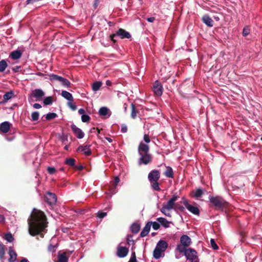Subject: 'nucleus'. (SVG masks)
Masks as SVG:
<instances>
[{
	"instance_id": "nucleus-18",
	"label": "nucleus",
	"mask_w": 262,
	"mask_h": 262,
	"mask_svg": "<svg viewBox=\"0 0 262 262\" xmlns=\"http://www.w3.org/2000/svg\"><path fill=\"white\" fill-rule=\"evenodd\" d=\"M202 20L208 27H211L213 26V20L207 14L204 15L202 16Z\"/></svg>"
},
{
	"instance_id": "nucleus-32",
	"label": "nucleus",
	"mask_w": 262,
	"mask_h": 262,
	"mask_svg": "<svg viewBox=\"0 0 262 262\" xmlns=\"http://www.w3.org/2000/svg\"><path fill=\"white\" fill-rule=\"evenodd\" d=\"M132 112L130 116L132 118L135 119L137 117V114L138 113V110L136 109L134 104H131Z\"/></svg>"
},
{
	"instance_id": "nucleus-47",
	"label": "nucleus",
	"mask_w": 262,
	"mask_h": 262,
	"mask_svg": "<svg viewBox=\"0 0 262 262\" xmlns=\"http://www.w3.org/2000/svg\"><path fill=\"white\" fill-rule=\"evenodd\" d=\"M68 106L72 110V111H75L77 110V106L73 103L72 102L69 101L67 103Z\"/></svg>"
},
{
	"instance_id": "nucleus-14",
	"label": "nucleus",
	"mask_w": 262,
	"mask_h": 262,
	"mask_svg": "<svg viewBox=\"0 0 262 262\" xmlns=\"http://www.w3.org/2000/svg\"><path fill=\"white\" fill-rule=\"evenodd\" d=\"M90 145H80L77 149V151H82L86 156H90L92 154L91 150L90 148Z\"/></svg>"
},
{
	"instance_id": "nucleus-2",
	"label": "nucleus",
	"mask_w": 262,
	"mask_h": 262,
	"mask_svg": "<svg viewBox=\"0 0 262 262\" xmlns=\"http://www.w3.org/2000/svg\"><path fill=\"white\" fill-rule=\"evenodd\" d=\"M149 149L147 144L143 142L140 143L138 148V154L140 156L138 160L139 165H147L151 162L152 157L149 153Z\"/></svg>"
},
{
	"instance_id": "nucleus-57",
	"label": "nucleus",
	"mask_w": 262,
	"mask_h": 262,
	"mask_svg": "<svg viewBox=\"0 0 262 262\" xmlns=\"http://www.w3.org/2000/svg\"><path fill=\"white\" fill-rule=\"evenodd\" d=\"M33 107L34 108H36V109H39V108H40L41 107V106L39 103H34L33 104Z\"/></svg>"
},
{
	"instance_id": "nucleus-61",
	"label": "nucleus",
	"mask_w": 262,
	"mask_h": 262,
	"mask_svg": "<svg viewBox=\"0 0 262 262\" xmlns=\"http://www.w3.org/2000/svg\"><path fill=\"white\" fill-rule=\"evenodd\" d=\"M99 3V0H95L94 4V7L95 9H96L98 7Z\"/></svg>"
},
{
	"instance_id": "nucleus-26",
	"label": "nucleus",
	"mask_w": 262,
	"mask_h": 262,
	"mask_svg": "<svg viewBox=\"0 0 262 262\" xmlns=\"http://www.w3.org/2000/svg\"><path fill=\"white\" fill-rule=\"evenodd\" d=\"M193 194L192 195L194 198H199L202 196L203 194V191L201 188H198L192 192Z\"/></svg>"
},
{
	"instance_id": "nucleus-33",
	"label": "nucleus",
	"mask_w": 262,
	"mask_h": 262,
	"mask_svg": "<svg viewBox=\"0 0 262 262\" xmlns=\"http://www.w3.org/2000/svg\"><path fill=\"white\" fill-rule=\"evenodd\" d=\"M8 67L6 61L4 59L0 61V72H3Z\"/></svg>"
},
{
	"instance_id": "nucleus-4",
	"label": "nucleus",
	"mask_w": 262,
	"mask_h": 262,
	"mask_svg": "<svg viewBox=\"0 0 262 262\" xmlns=\"http://www.w3.org/2000/svg\"><path fill=\"white\" fill-rule=\"evenodd\" d=\"M209 201L211 206H213L216 210H223L227 208L228 203L222 197L219 196H209Z\"/></svg>"
},
{
	"instance_id": "nucleus-25",
	"label": "nucleus",
	"mask_w": 262,
	"mask_h": 262,
	"mask_svg": "<svg viewBox=\"0 0 262 262\" xmlns=\"http://www.w3.org/2000/svg\"><path fill=\"white\" fill-rule=\"evenodd\" d=\"M61 96L69 101L73 100V97L72 94L66 91H62Z\"/></svg>"
},
{
	"instance_id": "nucleus-62",
	"label": "nucleus",
	"mask_w": 262,
	"mask_h": 262,
	"mask_svg": "<svg viewBox=\"0 0 262 262\" xmlns=\"http://www.w3.org/2000/svg\"><path fill=\"white\" fill-rule=\"evenodd\" d=\"M78 113L79 114H81V115H84V114L85 113V110L83 109V108H80L79 110H78Z\"/></svg>"
},
{
	"instance_id": "nucleus-30",
	"label": "nucleus",
	"mask_w": 262,
	"mask_h": 262,
	"mask_svg": "<svg viewBox=\"0 0 262 262\" xmlns=\"http://www.w3.org/2000/svg\"><path fill=\"white\" fill-rule=\"evenodd\" d=\"M187 247L184 246L182 244H180L177 245L176 250L179 252L184 253V254H185L187 251V249H186Z\"/></svg>"
},
{
	"instance_id": "nucleus-51",
	"label": "nucleus",
	"mask_w": 262,
	"mask_h": 262,
	"mask_svg": "<svg viewBox=\"0 0 262 262\" xmlns=\"http://www.w3.org/2000/svg\"><path fill=\"white\" fill-rule=\"evenodd\" d=\"M47 171L49 174H53L56 172V169L54 167H48Z\"/></svg>"
},
{
	"instance_id": "nucleus-49",
	"label": "nucleus",
	"mask_w": 262,
	"mask_h": 262,
	"mask_svg": "<svg viewBox=\"0 0 262 262\" xmlns=\"http://www.w3.org/2000/svg\"><path fill=\"white\" fill-rule=\"evenodd\" d=\"M151 225L152 226V228L156 230L159 229L160 227V224L156 222H152Z\"/></svg>"
},
{
	"instance_id": "nucleus-9",
	"label": "nucleus",
	"mask_w": 262,
	"mask_h": 262,
	"mask_svg": "<svg viewBox=\"0 0 262 262\" xmlns=\"http://www.w3.org/2000/svg\"><path fill=\"white\" fill-rule=\"evenodd\" d=\"M187 259L191 261L199 260L196 251L192 248L187 249V251L185 254Z\"/></svg>"
},
{
	"instance_id": "nucleus-23",
	"label": "nucleus",
	"mask_w": 262,
	"mask_h": 262,
	"mask_svg": "<svg viewBox=\"0 0 262 262\" xmlns=\"http://www.w3.org/2000/svg\"><path fill=\"white\" fill-rule=\"evenodd\" d=\"M9 255L10 256L8 259L9 262H14L16 259L17 254L11 248H9Z\"/></svg>"
},
{
	"instance_id": "nucleus-11",
	"label": "nucleus",
	"mask_w": 262,
	"mask_h": 262,
	"mask_svg": "<svg viewBox=\"0 0 262 262\" xmlns=\"http://www.w3.org/2000/svg\"><path fill=\"white\" fill-rule=\"evenodd\" d=\"M71 128L75 135L78 139H82L84 137V133L81 129L73 124L71 125Z\"/></svg>"
},
{
	"instance_id": "nucleus-42",
	"label": "nucleus",
	"mask_w": 262,
	"mask_h": 262,
	"mask_svg": "<svg viewBox=\"0 0 262 262\" xmlns=\"http://www.w3.org/2000/svg\"><path fill=\"white\" fill-rule=\"evenodd\" d=\"M250 29L248 26H245L243 30V35L244 36H247L250 34Z\"/></svg>"
},
{
	"instance_id": "nucleus-24",
	"label": "nucleus",
	"mask_w": 262,
	"mask_h": 262,
	"mask_svg": "<svg viewBox=\"0 0 262 262\" xmlns=\"http://www.w3.org/2000/svg\"><path fill=\"white\" fill-rule=\"evenodd\" d=\"M157 221L165 228H168L169 227L170 222L164 217H158L157 219Z\"/></svg>"
},
{
	"instance_id": "nucleus-5",
	"label": "nucleus",
	"mask_w": 262,
	"mask_h": 262,
	"mask_svg": "<svg viewBox=\"0 0 262 262\" xmlns=\"http://www.w3.org/2000/svg\"><path fill=\"white\" fill-rule=\"evenodd\" d=\"M179 196L177 195H173L171 199H170L167 202L166 205H163L161 209V211L164 213L166 216H171L170 213L166 214L167 211H169L172 209H174L176 205V201L178 200Z\"/></svg>"
},
{
	"instance_id": "nucleus-52",
	"label": "nucleus",
	"mask_w": 262,
	"mask_h": 262,
	"mask_svg": "<svg viewBox=\"0 0 262 262\" xmlns=\"http://www.w3.org/2000/svg\"><path fill=\"white\" fill-rule=\"evenodd\" d=\"M106 212L99 211L97 213V216L100 219H103L106 215Z\"/></svg>"
},
{
	"instance_id": "nucleus-44",
	"label": "nucleus",
	"mask_w": 262,
	"mask_h": 262,
	"mask_svg": "<svg viewBox=\"0 0 262 262\" xmlns=\"http://www.w3.org/2000/svg\"><path fill=\"white\" fill-rule=\"evenodd\" d=\"M59 139L63 144H66L68 142V135L63 134L60 137Z\"/></svg>"
},
{
	"instance_id": "nucleus-29",
	"label": "nucleus",
	"mask_w": 262,
	"mask_h": 262,
	"mask_svg": "<svg viewBox=\"0 0 262 262\" xmlns=\"http://www.w3.org/2000/svg\"><path fill=\"white\" fill-rule=\"evenodd\" d=\"M140 229V225L137 223H134L131 226V230L133 233H137Z\"/></svg>"
},
{
	"instance_id": "nucleus-48",
	"label": "nucleus",
	"mask_w": 262,
	"mask_h": 262,
	"mask_svg": "<svg viewBox=\"0 0 262 262\" xmlns=\"http://www.w3.org/2000/svg\"><path fill=\"white\" fill-rule=\"evenodd\" d=\"M128 262H138L136 259V253L135 252H132L131 257Z\"/></svg>"
},
{
	"instance_id": "nucleus-1",
	"label": "nucleus",
	"mask_w": 262,
	"mask_h": 262,
	"mask_svg": "<svg viewBox=\"0 0 262 262\" xmlns=\"http://www.w3.org/2000/svg\"><path fill=\"white\" fill-rule=\"evenodd\" d=\"M29 232L32 236L39 235L41 237H44L43 232H46V229L48 224L45 213L39 210L34 209L31 215L30 221H29Z\"/></svg>"
},
{
	"instance_id": "nucleus-58",
	"label": "nucleus",
	"mask_w": 262,
	"mask_h": 262,
	"mask_svg": "<svg viewBox=\"0 0 262 262\" xmlns=\"http://www.w3.org/2000/svg\"><path fill=\"white\" fill-rule=\"evenodd\" d=\"M20 66H15V67L13 68L12 69V70L14 72H17L19 71V70L20 69Z\"/></svg>"
},
{
	"instance_id": "nucleus-35",
	"label": "nucleus",
	"mask_w": 262,
	"mask_h": 262,
	"mask_svg": "<svg viewBox=\"0 0 262 262\" xmlns=\"http://www.w3.org/2000/svg\"><path fill=\"white\" fill-rule=\"evenodd\" d=\"M102 85L101 81H96L92 85V89L94 91H97Z\"/></svg>"
},
{
	"instance_id": "nucleus-41",
	"label": "nucleus",
	"mask_w": 262,
	"mask_h": 262,
	"mask_svg": "<svg viewBox=\"0 0 262 262\" xmlns=\"http://www.w3.org/2000/svg\"><path fill=\"white\" fill-rule=\"evenodd\" d=\"M4 238L9 242H12L14 240V238L10 233L5 234Z\"/></svg>"
},
{
	"instance_id": "nucleus-50",
	"label": "nucleus",
	"mask_w": 262,
	"mask_h": 262,
	"mask_svg": "<svg viewBox=\"0 0 262 262\" xmlns=\"http://www.w3.org/2000/svg\"><path fill=\"white\" fill-rule=\"evenodd\" d=\"M184 207L182 206H181L180 204L177 203L175 205V207L173 209L174 210H179L181 211H183L184 210Z\"/></svg>"
},
{
	"instance_id": "nucleus-55",
	"label": "nucleus",
	"mask_w": 262,
	"mask_h": 262,
	"mask_svg": "<svg viewBox=\"0 0 262 262\" xmlns=\"http://www.w3.org/2000/svg\"><path fill=\"white\" fill-rule=\"evenodd\" d=\"M127 131V127L125 125L121 126V132L123 133H126Z\"/></svg>"
},
{
	"instance_id": "nucleus-34",
	"label": "nucleus",
	"mask_w": 262,
	"mask_h": 262,
	"mask_svg": "<svg viewBox=\"0 0 262 262\" xmlns=\"http://www.w3.org/2000/svg\"><path fill=\"white\" fill-rule=\"evenodd\" d=\"M14 95V93L13 91H10L7 93H6L3 96V99L5 101H7L10 99H11L12 96Z\"/></svg>"
},
{
	"instance_id": "nucleus-13",
	"label": "nucleus",
	"mask_w": 262,
	"mask_h": 262,
	"mask_svg": "<svg viewBox=\"0 0 262 262\" xmlns=\"http://www.w3.org/2000/svg\"><path fill=\"white\" fill-rule=\"evenodd\" d=\"M12 124L7 121L4 122L0 124V133H7L10 129Z\"/></svg>"
},
{
	"instance_id": "nucleus-53",
	"label": "nucleus",
	"mask_w": 262,
	"mask_h": 262,
	"mask_svg": "<svg viewBox=\"0 0 262 262\" xmlns=\"http://www.w3.org/2000/svg\"><path fill=\"white\" fill-rule=\"evenodd\" d=\"M48 250L50 252H54L55 251V246L50 244L48 247Z\"/></svg>"
},
{
	"instance_id": "nucleus-27",
	"label": "nucleus",
	"mask_w": 262,
	"mask_h": 262,
	"mask_svg": "<svg viewBox=\"0 0 262 262\" xmlns=\"http://www.w3.org/2000/svg\"><path fill=\"white\" fill-rule=\"evenodd\" d=\"M187 209L192 213L195 215H199L200 213V210L197 207L193 206L192 205L188 206Z\"/></svg>"
},
{
	"instance_id": "nucleus-21",
	"label": "nucleus",
	"mask_w": 262,
	"mask_h": 262,
	"mask_svg": "<svg viewBox=\"0 0 262 262\" xmlns=\"http://www.w3.org/2000/svg\"><path fill=\"white\" fill-rule=\"evenodd\" d=\"M165 171L164 172V175L167 178H173V171L172 168L170 166H165Z\"/></svg>"
},
{
	"instance_id": "nucleus-17",
	"label": "nucleus",
	"mask_w": 262,
	"mask_h": 262,
	"mask_svg": "<svg viewBox=\"0 0 262 262\" xmlns=\"http://www.w3.org/2000/svg\"><path fill=\"white\" fill-rule=\"evenodd\" d=\"M152 222H148L146 223L145 227L140 233V236L142 237L146 236L150 231Z\"/></svg>"
},
{
	"instance_id": "nucleus-15",
	"label": "nucleus",
	"mask_w": 262,
	"mask_h": 262,
	"mask_svg": "<svg viewBox=\"0 0 262 262\" xmlns=\"http://www.w3.org/2000/svg\"><path fill=\"white\" fill-rule=\"evenodd\" d=\"M45 95V93L41 89H35L34 90L31 96L36 98L37 100H40L42 97Z\"/></svg>"
},
{
	"instance_id": "nucleus-6",
	"label": "nucleus",
	"mask_w": 262,
	"mask_h": 262,
	"mask_svg": "<svg viewBox=\"0 0 262 262\" xmlns=\"http://www.w3.org/2000/svg\"><path fill=\"white\" fill-rule=\"evenodd\" d=\"M116 36H119L121 39L130 38L131 37V35L128 32L126 31L124 29L120 28L115 34H113L110 35V38L114 43L117 42L116 40L114 39Z\"/></svg>"
},
{
	"instance_id": "nucleus-19",
	"label": "nucleus",
	"mask_w": 262,
	"mask_h": 262,
	"mask_svg": "<svg viewBox=\"0 0 262 262\" xmlns=\"http://www.w3.org/2000/svg\"><path fill=\"white\" fill-rule=\"evenodd\" d=\"M120 181V179L118 177L115 178L114 180L111 182V186H110L109 190L111 193H115V189Z\"/></svg>"
},
{
	"instance_id": "nucleus-7",
	"label": "nucleus",
	"mask_w": 262,
	"mask_h": 262,
	"mask_svg": "<svg viewBox=\"0 0 262 262\" xmlns=\"http://www.w3.org/2000/svg\"><path fill=\"white\" fill-rule=\"evenodd\" d=\"M49 79L51 81H60L62 85L64 86L70 87L71 85V82L67 79L64 78L61 76L55 74H51L49 75Z\"/></svg>"
},
{
	"instance_id": "nucleus-37",
	"label": "nucleus",
	"mask_w": 262,
	"mask_h": 262,
	"mask_svg": "<svg viewBox=\"0 0 262 262\" xmlns=\"http://www.w3.org/2000/svg\"><path fill=\"white\" fill-rule=\"evenodd\" d=\"M75 161H76L74 159L69 158L66 159V160L65 161V164L74 167L75 165Z\"/></svg>"
},
{
	"instance_id": "nucleus-22",
	"label": "nucleus",
	"mask_w": 262,
	"mask_h": 262,
	"mask_svg": "<svg viewBox=\"0 0 262 262\" xmlns=\"http://www.w3.org/2000/svg\"><path fill=\"white\" fill-rule=\"evenodd\" d=\"M69 256H67V252H64L63 253H58V261L57 262H68Z\"/></svg>"
},
{
	"instance_id": "nucleus-43",
	"label": "nucleus",
	"mask_w": 262,
	"mask_h": 262,
	"mask_svg": "<svg viewBox=\"0 0 262 262\" xmlns=\"http://www.w3.org/2000/svg\"><path fill=\"white\" fill-rule=\"evenodd\" d=\"M39 113L37 112H34L31 114V119L32 121H37L39 118Z\"/></svg>"
},
{
	"instance_id": "nucleus-31",
	"label": "nucleus",
	"mask_w": 262,
	"mask_h": 262,
	"mask_svg": "<svg viewBox=\"0 0 262 262\" xmlns=\"http://www.w3.org/2000/svg\"><path fill=\"white\" fill-rule=\"evenodd\" d=\"M163 251L162 249L156 247L154 251V257L156 259H159L161 255V253Z\"/></svg>"
},
{
	"instance_id": "nucleus-10",
	"label": "nucleus",
	"mask_w": 262,
	"mask_h": 262,
	"mask_svg": "<svg viewBox=\"0 0 262 262\" xmlns=\"http://www.w3.org/2000/svg\"><path fill=\"white\" fill-rule=\"evenodd\" d=\"M163 86L161 83L158 81L156 80L153 84V91L157 96H161L163 93Z\"/></svg>"
},
{
	"instance_id": "nucleus-38",
	"label": "nucleus",
	"mask_w": 262,
	"mask_h": 262,
	"mask_svg": "<svg viewBox=\"0 0 262 262\" xmlns=\"http://www.w3.org/2000/svg\"><path fill=\"white\" fill-rule=\"evenodd\" d=\"M53 97L51 96L47 97L43 100V104L45 105H50L53 103Z\"/></svg>"
},
{
	"instance_id": "nucleus-56",
	"label": "nucleus",
	"mask_w": 262,
	"mask_h": 262,
	"mask_svg": "<svg viewBox=\"0 0 262 262\" xmlns=\"http://www.w3.org/2000/svg\"><path fill=\"white\" fill-rule=\"evenodd\" d=\"M75 169L78 170H82L83 169V166L82 165H75L74 167Z\"/></svg>"
},
{
	"instance_id": "nucleus-64",
	"label": "nucleus",
	"mask_w": 262,
	"mask_h": 262,
	"mask_svg": "<svg viewBox=\"0 0 262 262\" xmlns=\"http://www.w3.org/2000/svg\"><path fill=\"white\" fill-rule=\"evenodd\" d=\"M20 262H28V260L27 259L24 258L20 261Z\"/></svg>"
},
{
	"instance_id": "nucleus-28",
	"label": "nucleus",
	"mask_w": 262,
	"mask_h": 262,
	"mask_svg": "<svg viewBox=\"0 0 262 262\" xmlns=\"http://www.w3.org/2000/svg\"><path fill=\"white\" fill-rule=\"evenodd\" d=\"M157 246L159 247L158 248L162 249L163 251L167 248L168 244L166 242L161 240L158 243Z\"/></svg>"
},
{
	"instance_id": "nucleus-45",
	"label": "nucleus",
	"mask_w": 262,
	"mask_h": 262,
	"mask_svg": "<svg viewBox=\"0 0 262 262\" xmlns=\"http://www.w3.org/2000/svg\"><path fill=\"white\" fill-rule=\"evenodd\" d=\"M90 119L91 118L89 115L84 114L81 116V120L83 122H89Z\"/></svg>"
},
{
	"instance_id": "nucleus-39",
	"label": "nucleus",
	"mask_w": 262,
	"mask_h": 262,
	"mask_svg": "<svg viewBox=\"0 0 262 262\" xmlns=\"http://www.w3.org/2000/svg\"><path fill=\"white\" fill-rule=\"evenodd\" d=\"M57 115L55 113H49L47 114L46 118L47 120H51L55 118Z\"/></svg>"
},
{
	"instance_id": "nucleus-36",
	"label": "nucleus",
	"mask_w": 262,
	"mask_h": 262,
	"mask_svg": "<svg viewBox=\"0 0 262 262\" xmlns=\"http://www.w3.org/2000/svg\"><path fill=\"white\" fill-rule=\"evenodd\" d=\"M109 110L106 107H102L99 110V114L100 116H105L108 113Z\"/></svg>"
},
{
	"instance_id": "nucleus-46",
	"label": "nucleus",
	"mask_w": 262,
	"mask_h": 262,
	"mask_svg": "<svg viewBox=\"0 0 262 262\" xmlns=\"http://www.w3.org/2000/svg\"><path fill=\"white\" fill-rule=\"evenodd\" d=\"M210 244H211V247L213 249H214V250L219 249V247L217 245V244H216L214 239H211Z\"/></svg>"
},
{
	"instance_id": "nucleus-8",
	"label": "nucleus",
	"mask_w": 262,
	"mask_h": 262,
	"mask_svg": "<svg viewBox=\"0 0 262 262\" xmlns=\"http://www.w3.org/2000/svg\"><path fill=\"white\" fill-rule=\"evenodd\" d=\"M44 200L49 205L53 206L57 202V196L55 193L48 192L45 195Z\"/></svg>"
},
{
	"instance_id": "nucleus-60",
	"label": "nucleus",
	"mask_w": 262,
	"mask_h": 262,
	"mask_svg": "<svg viewBox=\"0 0 262 262\" xmlns=\"http://www.w3.org/2000/svg\"><path fill=\"white\" fill-rule=\"evenodd\" d=\"M185 207L187 209L188 206H190L191 205L189 204L188 200H184L183 202Z\"/></svg>"
},
{
	"instance_id": "nucleus-63",
	"label": "nucleus",
	"mask_w": 262,
	"mask_h": 262,
	"mask_svg": "<svg viewBox=\"0 0 262 262\" xmlns=\"http://www.w3.org/2000/svg\"><path fill=\"white\" fill-rule=\"evenodd\" d=\"M95 129H97V130H98V134H99V133H100V130H99L98 128H96L95 127H93V128L91 129V131H90V132H91V133H93V132H94V130H95Z\"/></svg>"
},
{
	"instance_id": "nucleus-12",
	"label": "nucleus",
	"mask_w": 262,
	"mask_h": 262,
	"mask_svg": "<svg viewBox=\"0 0 262 262\" xmlns=\"http://www.w3.org/2000/svg\"><path fill=\"white\" fill-rule=\"evenodd\" d=\"M128 253V249L125 247H119L117 249V255L120 258L125 257Z\"/></svg>"
},
{
	"instance_id": "nucleus-54",
	"label": "nucleus",
	"mask_w": 262,
	"mask_h": 262,
	"mask_svg": "<svg viewBox=\"0 0 262 262\" xmlns=\"http://www.w3.org/2000/svg\"><path fill=\"white\" fill-rule=\"evenodd\" d=\"M143 139H144V141L146 143H149L150 142V139L149 137V136L148 135L145 134L144 135Z\"/></svg>"
},
{
	"instance_id": "nucleus-16",
	"label": "nucleus",
	"mask_w": 262,
	"mask_h": 262,
	"mask_svg": "<svg viewBox=\"0 0 262 262\" xmlns=\"http://www.w3.org/2000/svg\"><path fill=\"white\" fill-rule=\"evenodd\" d=\"M180 242L184 246L189 247L191 243V238L187 235H183L180 237Z\"/></svg>"
},
{
	"instance_id": "nucleus-40",
	"label": "nucleus",
	"mask_w": 262,
	"mask_h": 262,
	"mask_svg": "<svg viewBox=\"0 0 262 262\" xmlns=\"http://www.w3.org/2000/svg\"><path fill=\"white\" fill-rule=\"evenodd\" d=\"M5 246L2 244L0 243V259H2L5 255Z\"/></svg>"
},
{
	"instance_id": "nucleus-20",
	"label": "nucleus",
	"mask_w": 262,
	"mask_h": 262,
	"mask_svg": "<svg viewBox=\"0 0 262 262\" xmlns=\"http://www.w3.org/2000/svg\"><path fill=\"white\" fill-rule=\"evenodd\" d=\"M22 55V52L20 50H16L12 51L9 55V57L13 60L19 59Z\"/></svg>"
},
{
	"instance_id": "nucleus-59",
	"label": "nucleus",
	"mask_w": 262,
	"mask_h": 262,
	"mask_svg": "<svg viewBox=\"0 0 262 262\" xmlns=\"http://www.w3.org/2000/svg\"><path fill=\"white\" fill-rule=\"evenodd\" d=\"M155 20V17H150L147 18V20L149 22L152 23Z\"/></svg>"
},
{
	"instance_id": "nucleus-3",
	"label": "nucleus",
	"mask_w": 262,
	"mask_h": 262,
	"mask_svg": "<svg viewBox=\"0 0 262 262\" xmlns=\"http://www.w3.org/2000/svg\"><path fill=\"white\" fill-rule=\"evenodd\" d=\"M161 177L160 171L157 169L151 170L148 174V180L151 188L155 191H161L160 183L159 180Z\"/></svg>"
}]
</instances>
